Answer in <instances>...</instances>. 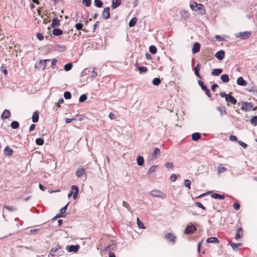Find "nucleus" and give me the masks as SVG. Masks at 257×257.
Returning <instances> with one entry per match:
<instances>
[{
    "instance_id": "f257e3e1",
    "label": "nucleus",
    "mask_w": 257,
    "mask_h": 257,
    "mask_svg": "<svg viewBox=\"0 0 257 257\" xmlns=\"http://www.w3.org/2000/svg\"><path fill=\"white\" fill-rule=\"evenodd\" d=\"M190 7L193 11L199 12L201 15L205 13V10L204 9V7L203 4H198L196 2H193L192 4H190Z\"/></svg>"
},
{
    "instance_id": "f03ea898",
    "label": "nucleus",
    "mask_w": 257,
    "mask_h": 257,
    "mask_svg": "<svg viewBox=\"0 0 257 257\" xmlns=\"http://www.w3.org/2000/svg\"><path fill=\"white\" fill-rule=\"evenodd\" d=\"M197 230L196 227L192 223L188 224L184 230V233L191 234L193 233Z\"/></svg>"
},
{
    "instance_id": "7ed1b4c3",
    "label": "nucleus",
    "mask_w": 257,
    "mask_h": 257,
    "mask_svg": "<svg viewBox=\"0 0 257 257\" xmlns=\"http://www.w3.org/2000/svg\"><path fill=\"white\" fill-rule=\"evenodd\" d=\"M251 35V33L248 31L241 32L235 34L236 38H240L241 40H246Z\"/></svg>"
},
{
    "instance_id": "20e7f679",
    "label": "nucleus",
    "mask_w": 257,
    "mask_h": 257,
    "mask_svg": "<svg viewBox=\"0 0 257 257\" xmlns=\"http://www.w3.org/2000/svg\"><path fill=\"white\" fill-rule=\"evenodd\" d=\"M253 105L251 102H248L245 101L242 102V106L240 109L244 111H249L252 109Z\"/></svg>"
},
{
    "instance_id": "39448f33",
    "label": "nucleus",
    "mask_w": 257,
    "mask_h": 257,
    "mask_svg": "<svg viewBox=\"0 0 257 257\" xmlns=\"http://www.w3.org/2000/svg\"><path fill=\"white\" fill-rule=\"evenodd\" d=\"M71 189L72 191L70 192L68 196L69 198L73 194V198L76 199L79 193V188L77 186L73 185L71 186Z\"/></svg>"
},
{
    "instance_id": "423d86ee",
    "label": "nucleus",
    "mask_w": 257,
    "mask_h": 257,
    "mask_svg": "<svg viewBox=\"0 0 257 257\" xmlns=\"http://www.w3.org/2000/svg\"><path fill=\"white\" fill-rule=\"evenodd\" d=\"M150 193L153 197H159L162 199H164L166 197V195L160 190H154L152 191Z\"/></svg>"
},
{
    "instance_id": "0eeeda50",
    "label": "nucleus",
    "mask_w": 257,
    "mask_h": 257,
    "mask_svg": "<svg viewBox=\"0 0 257 257\" xmlns=\"http://www.w3.org/2000/svg\"><path fill=\"white\" fill-rule=\"evenodd\" d=\"M50 59H45L43 60H40L38 63L36 64V67L39 69H44L46 66V63L48 62H50Z\"/></svg>"
},
{
    "instance_id": "6e6552de",
    "label": "nucleus",
    "mask_w": 257,
    "mask_h": 257,
    "mask_svg": "<svg viewBox=\"0 0 257 257\" xmlns=\"http://www.w3.org/2000/svg\"><path fill=\"white\" fill-rule=\"evenodd\" d=\"M80 248V245L78 244L71 245L66 246V249L69 252H77Z\"/></svg>"
},
{
    "instance_id": "1a4fd4ad",
    "label": "nucleus",
    "mask_w": 257,
    "mask_h": 257,
    "mask_svg": "<svg viewBox=\"0 0 257 257\" xmlns=\"http://www.w3.org/2000/svg\"><path fill=\"white\" fill-rule=\"evenodd\" d=\"M102 16L104 20H107L110 17V8L109 7H106L104 9Z\"/></svg>"
},
{
    "instance_id": "9d476101",
    "label": "nucleus",
    "mask_w": 257,
    "mask_h": 257,
    "mask_svg": "<svg viewBox=\"0 0 257 257\" xmlns=\"http://www.w3.org/2000/svg\"><path fill=\"white\" fill-rule=\"evenodd\" d=\"M225 56V52L223 50L217 52L215 54V57L219 61L223 59Z\"/></svg>"
},
{
    "instance_id": "9b49d317",
    "label": "nucleus",
    "mask_w": 257,
    "mask_h": 257,
    "mask_svg": "<svg viewBox=\"0 0 257 257\" xmlns=\"http://www.w3.org/2000/svg\"><path fill=\"white\" fill-rule=\"evenodd\" d=\"M85 174V169L84 168L82 167L81 166H80L78 167L76 172V176L80 178H81L84 174Z\"/></svg>"
},
{
    "instance_id": "f8f14e48",
    "label": "nucleus",
    "mask_w": 257,
    "mask_h": 257,
    "mask_svg": "<svg viewBox=\"0 0 257 257\" xmlns=\"http://www.w3.org/2000/svg\"><path fill=\"white\" fill-rule=\"evenodd\" d=\"M165 238L170 241L172 242L173 243H174L176 240V237L174 236L171 233H168L165 234Z\"/></svg>"
},
{
    "instance_id": "ddd939ff",
    "label": "nucleus",
    "mask_w": 257,
    "mask_h": 257,
    "mask_svg": "<svg viewBox=\"0 0 257 257\" xmlns=\"http://www.w3.org/2000/svg\"><path fill=\"white\" fill-rule=\"evenodd\" d=\"M225 101L227 102H230L231 104H235L237 103V100L233 96H231L230 94H229L226 98H225Z\"/></svg>"
},
{
    "instance_id": "4468645a",
    "label": "nucleus",
    "mask_w": 257,
    "mask_h": 257,
    "mask_svg": "<svg viewBox=\"0 0 257 257\" xmlns=\"http://www.w3.org/2000/svg\"><path fill=\"white\" fill-rule=\"evenodd\" d=\"M200 50V45L198 42H195L193 44L192 48V53L193 54H196L199 52Z\"/></svg>"
},
{
    "instance_id": "2eb2a0df",
    "label": "nucleus",
    "mask_w": 257,
    "mask_h": 257,
    "mask_svg": "<svg viewBox=\"0 0 257 257\" xmlns=\"http://www.w3.org/2000/svg\"><path fill=\"white\" fill-rule=\"evenodd\" d=\"M236 83L237 85L241 86H245L247 84L246 81L241 76L237 79Z\"/></svg>"
},
{
    "instance_id": "dca6fc26",
    "label": "nucleus",
    "mask_w": 257,
    "mask_h": 257,
    "mask_svg": "<svg viewBox=\"0 0 257 257\" xmlns=\"http://www.w3.org/2000/svg\"><path fill=\"white\" fill-rule=\"evenodd\" d=\"M60 25V21L58 18H55L52 20V23L51 24V27L52 28L59 27Z\"/></svg>"
},
{
    "instance_id": "f3484780",
    "label": "nucleus",
    "mask_w": 257,
    "mask_h": 257,
    "mask_svg": "<svg viewBox=\"0 0 257 257\" xmlns=\"http://www.w3.org/2000/svg\"><path fill=\"white\" fill-rule=\"evenodd\" d=\"M54 49L55 51H58L60 52H62L65 51L66 50V48L65 46H62L60 45H56L54 47Z\"/></svg>"
},
{
    "instance_id": "a211bd4d",
    "label": "nucleus",
    "mask_w": 257,
    "mask_h": 257,
    "mask_svg": "<svg viewBox=\"0 0 257 257\" xmlns=\"http://www.w3.org/2000/svg\"><path fill=\"white\" fill-rule=\"evenodd\" d=\"M4 154L6 156L10 157L13 155V150L11 149L9 146H7L4 149Z\"/></svg>"
},
{
    "instance_id": "6ab92c4d",
    "label": "nucleus",
    "mask_w": 257,
    "mask_h": 257,
    "mask_svg": "<svg viewBox=\"0 0 257 257\" xmlns=\"http://www.w3.org/2000/svg\"><path fill=\"white\" fill-rule=\"evenodd\" d=\"M179 15L183 19H186L189 17V13L185 10L181 11L179 13Z\"/></svg>"
},
{
    "instance_id": "aec40b11",
    "label": "nucleus",
    "mask_w": 257,
    "mask_h": 257,
    "mask_svg": "<svg viewBox=\"0 0 257 257\" xmlns=\"http://www.w3.org/2000/svg\"><path fill=\"white\" fill-rule=\"evenodd\" d=\"M216 109L219 111L221 116H222L227 113L225 107L224 106H218L216 107Z\"/></svg>"
},
{
    "instance_id": "412c9836",
    "label": "nucleus",
    "mask_w": 257,
    "mask_h": 257,
    "mask_svg": "<svg viewBox=\"0 0 257 257\" xmlns=\"http://www.w3.org/2000/svg\"><path fill=\"white\" fill-rule=\"evenodd\" d=\"M229 244L232 249L235 251H237L238 250V247L242 245V243H236L233 242H229Z\"/></svg>"
},
{
    "instance_id": "4be33fe9",
    "label": "nucleus",
    "mask_w": 257,
    "mask_h": 257,
    "mask_svg": "<svg viewBox=\"0 0 257 257\" xmlns=\"http://www.w3.org/2000/svg\"><path fill=\"white\" fill-rule=\"evenodd\" d=\"M11 116V112L8 109H5L3 113L1 115V118L2 119H7L10 117Z\"/></svg>"
},
{
    "instance_id": "5701e85b",
    "label": "nucleus",
    "mask_w": 257,
    "mask_h": 257,
    "mask_svg": "<svg viewBox=\"0 0 257 257\" xmlns=\"http://www.w3.org/2000/svg\"><path fill=\"white\" fill-rule=\"evenodd\" d=\"M223 70L221 68L213 69L211 72V75L213 76H219L222 72Z\"/></svg>"
},
{
    "instance_id": "b1692460",
    "label": "nucleus",
    "mask_w": 257,
    "mask_h": 257,
    "mask_svg": "<svg viewBox=\"0 0 257 257\" xmlns=\"http://www.w3.org/2000/svg\"><path fill=\"white\" fill-rule=\"evenodd\" d=\"M160 154V151L159 148H156L154 152L152 153V159H156L158 158L159 155Z\"/></svg>"
},
{
    "instance_id": "393cba45",
    "label": "nucleus",
    "mask_w": 257,
    "mask_h": 257,
    "mask_svg": "<svg viewBox=\"0 0 257 257\" xmlns=\"http://www.w3.org/2000/svg\"><path fill=\"white\" fill-rule=\"evenodd\" d=\"M39 119V114L37 111H35L32 115V119L33 122H37Z\"/></svg>"
},
{
    "instance_id": "a878e982",
    "label": "nucleus",
    "mask_w": 257,
    "mask_h": 257,
    "mask_svg": "<svg viewBox=\"0 0 257 257\" xmlns=\"http://www.w3.org/2000/svg\"><path fill=\"white\" fill-rule=\"evenodd\" d=\"M52 34L56 36H59L63 34L62 30L59 28H54L52 31Z\"/></svg>"
},
{
    "instance_id": "bb28decb",
    "label": "nucleus",
    "mask_w": 257,
    "mask_h": 257,
    "mask_svg": "<svg viewBox=\"0 0 257 257\" xmlns=\"http://www.w3.org/2000/svg\"><path fill=\"white\" fill-rule=\"evenodd\" d=\"M121 5V0H112V8L115 9Z\"/></svg>"
},
{
    "instance_id": "cd10ccee",
    "label": "nucleus",
    "mask_w": 257,
    "mask_h": 257,
    "mask_svg": "<svg viewBox=\"0 0 257 257\" xmlns=\"http://www.w3.org/2000/svg\"><path fill=\"white\" fill-rule=\"evenodd\" d=\"M211 197L215 199L222 200L224 199V196L218 193H213L211 194Z\"/></svg>"
},
{
    "instance_id": "c85d7f7f",
    "label": "nucleus",
    "mask_w": 257,
    "mask_h": 257,
    "mask_svg": "<svg viewBox=\"0 0 257 257\" xmlns=\"http://www.w3.org/2000/svg\"><path fill=\"white\" fill-rule=\"evenodd\" d=\"M201 138V135L199 133H194L192 135L193 141H197Z\"/></svg>"
},
{
    "instance_id": "c756f323",
    "label": "nucleus",
    "mask_w": 257,
    "mask_h": 257,
    "mask_svg": "<svg viewBox=\"0 0 257 257\" xmlns=\"http://www.w3.org/2000/svg\"><path fill=\"white\" fill-rule=\"evenodd\" d=\"M137 164L140 166H143L144 163V159L142 156H139L137 158Z\"/></svg>"
},
{
    "instance_id": "7c9ffc66",
    "label": "nucleus",
    "mask_w": 257,
    "mask_h": 257,
    "mask_svg": "<svg viewBox=\"0 0 257 257\" xmlns=\"http://www.w3.org/2000/svg\"><path fill=\"white\" fill-rule=\"evenodd\" d=\"M207 243H218L219 240L215 237H210L206 240Z\"/></svg>"
},
{
    "instance_id": "2f4dec72",
    "label": "nucleus",
    "mask_w": 257,
    "mask_h": 257,
    "mask_svg": "<svg viewBox=\"0 0 257 257\" xmlns=\"http://www.w3.org/2000/svg\"><path fill=\"white\" fill-rule=\"evenodd\" d=\"M220 79L224 83H227L229 81V76L227 74H222L220 77Z\"/></svg>"
},
{
    "instance_id": "473e14b6",
    "label": "nucleus",
    "mask_w": 257,
    "mask_h": 257,
    "mask_svg": "<svg viewBox=\"0 0 257 257\" xmlns=\"http://www.w3.org/2000/svg\"><path fill=\"white\" fill-rule=\"evenodd\" d=\"M137 21V19L136 17H134V18H132L128 23L129 27L131 28L134 27L136 25Z\"/></svg>"
},
{
    "instance_id": "72a5a7b5",
    "label": "nucleus",
    "mask_w": 257,
    "mask_h": 257,
    "mask_svg": "<svg viewBox=\"0 0 257 257\" xmlns=\"http://www.w3.org/2000/svg\"><path fill=\"white\" fill-rule=\"evenodd\" d=\"M20 124L17 121H13L11 123V126L13 129H17L19 127Z\"/></svg>"
},
{
    "instance_id": "f704fd0d",
    "label": "nucleus",
    "mask_w": 257,
    "mask_h": 257,
    "mask_svg": "<svg viewBox=\"0 0 257 257\" xmlns=\"http://www.w3.org/2000/svg\"><path fill=\"white\" fill-rule=\"evenodd\" d=\"M4 207L9 211H15L17 210V208L14 206L5 205Z\"/></svg>"
},
{
    "instance_id": "c9c22d12",
    "label": "nucleus",
    "mask_w": 257,
    "mask_h": 257,
    "mask_svg": "<svg viewBox=\"0 0 257 257\" xmlns=\"http://www.w3.org/2000/svg\"><path fill=\"white\" fill-rule=\"evenodd\" d=\"M83 25L82 24H81L80 23H78L75 25V27L77 31L82 30L84 32H86V31L85 29H83Z\"/></svg>"
},
{
    "instance_id": "e433bc0d",
    "label": "nucleus",
    "mask_w": 257,
    "mask_h": 257,
    "mask_svg": "<svg viewBox=\"0 0 257 257\" xmlns=\"http://www.w3.org/2000/svg\"><path fill=\"white\" fill-rule=\"evenodd\" d=\"M94 5L97 8H102L103 6V3L101 0H94Z\"/></svg>"
},
{
    "instance_id": "4c0bfd02",
    "label": "nucleus",
    "mask_w": 257,
    "mask_h": 257,
    "mask_svg": "<svg viewBox=\"0 0 257 257\" xmlns=\"http://www.w3.org/2000/svg\"><path fill=\"white\" fill-rule=\"evenodd\" d=\"M91 72L90 69L89 68L84 69L81 73V76L83 77L89 74Z\"/></svg>"
},
{
    "instance_id": "58836bf2",
    "label": "nucleus",
    "mask_w": 257,
    "mask_h": 257,
    "mask_svg": "<svg viewBox=\"0 0 257 257\" xmlns=\"http://www.w3.org/2000/svg\"><path fill=\"white\" fill-rule=\"evenodd\" d=\"M161 80L160 78L157 77L153 80L152 83L155 86H158L161 83Z\"/></svg>"
},
{
    "instance_id": "ea45409f",
    "label": "nucleus",
    "mask_w": 257,
    "mask_h": 257,
    "mask_svg": "<svg viewBox=\"0 0 257 257\" xmlns=\"http://www.w3.org/2000/svg\"><path fill=\"white\" fill-rule=\"evenodd\" d=\"M149 51L151 53L155 54L157 52V49L156 46L152 45L149 47Z\"/></svg>"
},
{
    "instance_id": "a19ab883",
    "label": "nucleus",
    "mask_w": 257,
    "mask_h": 257,
    "mask_svg": "<svg viewBox=\"0 0 257 257\" xmlns=\"http://www.w3.org/2000/svg\"><path fill=\"white\" fill-rule=\"evenodd\" d=\"M138 69L140 71V73H146L148 71V68L145 66H139Z\"/></svg>"
},
{
    "instance_id": "79ce46f5",
    "label": "nucleus",
    "mask_w": 257,
    "mask_h": 257,
    "mask_svg": "<svg viewBox=\"0 0 257 257\" xmlns=\"http://www.w3.org/2000/svg\"><path fill=\"white\" fill-rule=\"evenodd\" d=\"M73 67V65L72 63H68L64 65V70L66 71H68L70 70Z\"/></svg>"
},
{
    "instance_id": "37998d69",
    "label": "nucleus",
    "mask_w": 257,
    "mask_h": 257,
    "mask_svg": "<svg viewBox=\"0 0 257 257\" xmlns=\"http://www.w3.org/2000/svg\"><path fill=\"white\" fill-rule=\"evenodd\" d=\"M157 167H158V166H157V165L156 166L154 165V166L151 167L148 171V174L150 175L152 173H154L156 171V169Z\"/></svg>"
},
{
    "instance_id": "c03bdc74",
    "label": "nucleus",
    "mask_w": 257,
    "mask_h": 257,
    "mask_svg": "<svg viewBox=\"0 0 257 257\" xmlns=\"http://www.w3.org/2000/svg\"><path fill=\"white\" fill-rule=\"evenodd\" d=\"M36 144L38 146H42L44 144V140L42 138H37L35 140Z\"/></svg>"
},
{
    "instance_id": "a18cd8bd",
    "label": "nucleus",
    "mask_w": 257,
    "mask_h": 257,
    "mask_svg": "<svg viewBox=\"0 0 257 257\" xmlns=\"http://www.w3.org/2000/svg\"><path fill=\"white\" fill-rule=\"evenodd\" d=\"M87 95L85 94H83L80 96L79 98V101L80 102H83L85 101L87 99Z\"/></svg>"
},
{
    "instance_id": "49530a36",
    "label": "nucleus",
    "mask_w": 257,
    "mask_h": 257,
    "mask_svg": "<svg viewBox=\"0 0 257 257\" xmlns=\"http://www.w3.org/2000/svg\"><path fill=\"white\" fill-rule=\"evenodd\" d=\"M251 124L255 126L257 125V115L252 117L250 119Z\"/></svg>"
},
{
    "instance_id": "de8ad7c7",
    "label": "nucleus",
    "mask_w": 257,
    "mask_h": 257,
    "mask_svg": "<svg viewBox=\"0 0 257 257\" xmlns=\"http://www.w3.org/2000/svg\"><path fill=\"white\" fill-rule=\"evenodd\" d=\"M184 186L188 188V189H190L191 188V181L188 180V179H185L184 180Z\"/></svg>"
},
{
    "instance_id": "09e8293b",
    "label": "nucleus",
    "mask_w": 257,
    "mask_h": 257,
    "mask_svg": "<svg viewBox=\"0 0 257 257\" xmlns=\"http://www.w3.org/2000/svg\"><path fill=\"white\" fill-rule=\"evenodd\" d=\"M64 97L66 99H69L71 97V93L69 91H65L64 93Z\"/></svg>"
},
{
    "instance_id": "8fccbe9b",
    "label": "nucleus",
    "mask_w": 257,
    "mask_h": 257,
    "mask_svg": "<svg viewBox=\"0 0 257 257\" xmlns=\"http://www.w3.org/2000/svg\"><path fill=\"white\" fill-rule=\"evenodd\" d=\"M82 4L86 7L90 6L91 4V0H83Z\"/></svg>"
},
{
    "instance_id": "3c124183",
    "label": "nucleus",
    "mask_w": 257,
    "mask_h": 257,
    "mask_svg": "<svg viewBox=\"0 0 257 257\" xmlns=\"http://www.w3.org/2000/svg\"><path fill=\"white\" fill-rule=\"evenodd\" d=\"M137 224L140 228H145L143 223L140 220V219L138 217L137 218Z\"/></svg>"
},
{
    "instance_id": "603ef678",
    "label": "nucleus",
    "mask_w": 257,
    "mask_h": 257,
    "mask_svg": "<svg viewBox=\"0 0 257 257\" xmlns=\"http://www.w3.org/2000/svg\"><path fill=\"white\" fill-rule=\"evenodd\" d=\"M242 236H243L242 232H236L235 235V239L238 240L239 239L241 238L242 237Z\"/></svg>"
},
{
    "instance_id": "864d4df0",
    "label": "nucleus",
    "mask_w": 257,
    "mask_h": 257,
    "mask_svg": "<svg viewBox=\"0 0 257 257\" xmlns=\"http://www.w3.org/2000/svg\"><path fill=\"white\" fill-rule=\"evenodd\" d=\"M0 70L2 72H3L5 75L8 74V70L7 68L4 66H2L0 68Z\"/></svg>"
},
{
    "instance_id": "5fc2aeb1",
    "label": "nucleus",
    "mask_w": 257,
    "mask_h": 257,
    "mask_svg": "<svg viewBox=\"0 0 257 257\" xmlns=\"http://www.w3.org/2000/svg\"><path fill=\"white\" fill-rule=\"evenodd\" d=\"M198 83L203 90L207 88L206 86L204 84L203 82L202 81L200 80H198Z\"/></svg>"
},
{
    "instance_id": "6e6d98bb",
    "label": "nucleus",
    "mask_w": 257,
    "mask_h": 257,
    "mask_svg": "<svg viewBox=\"0 0 257 257\" xmlns=\"http://www.w3.org/2000/svg\"><path fill=\"white\" fill-rule=\"evenodd\" d=\"M68 205H69V203H68L65 206H64L63 207H62L60 209V214H61V215H63L66 212Z\"/></svg>"
},
{
    "instance_id": "4d7b16f0",
    "label": "nucleus",
    "mask_w": 257,
    "mask_h": 257,
    "mask_svg": "<svg viewBox=\"0 0 257 257\" xmlns=\"http://www.w3.org/2000/svg\"><path fill=\"white\" fill-rule=\"evenodd\" d=\"M195 205L196 206H197L199 208H201V209H202L203 210H205L206 209V208L200 202H196L195 203Z\"/></svg>"
},
{
    "instance_id": "13d9d810",
    "label": "nucleus",
    "mask_w": 257,
    "mask_h": 257,
    "mask_svg": "<svg viewBox=\"0 0 257 257\" xmlns=\"http://www.w3.org/2000/svg\"><path fill=\"white\" fill-rule=\"evenodd\" d=\"M36 37L40 41H42L44 39V36L43 34L41 33H37Z\"/></svg>"
},
{
    "instance_id": "bf43d9fd",
    "label": "nucleus",
    "mask_w": 257,
    "mask_h": 257,
    "mask_svg": "<svg viewBox=\"0 0 257 257\" xmlns=\"http://www.w3.org/2000/svg\"><path fill=\"white\" fill-rule=\"evenodd\" d=\"M61 249V246L59 245H57L56 247H53L51 249L50 251L53 252H56L58 251L59 249Z\"/></svg>"
},
{
    "instance_id": "052dcab7",
    "label": "nucleus",
    "mask_w": 257,
    "mask_h": 257,
    "mask_svg": "<svg viewBox=\"0 0 257 257\" xmlns=\"http://www.w3.org/2000/svg\"><path fill=\"white\" fill-rule=\"evenodd\" d=\"M90 73H91L90 75L91 78H94L97 75V72L95 71V69H94Z\"/></svg>"
},
{
    "instance_id": "680f3d73",
    "label": "nucleus",
    "mask_w": 257,
    "mask_h": 257,
    "mask_svg": "<svg viewBox=\"0 0 257 257\" xmlns=\"http://www.w3.org/2000/svg\"><path fill=\"white\" fill-rule=\"evenodd\" d=\"M226 170H227V169L225 168V167L219 166L218 168V172L219 173H221L224 172Z\"/></svg>"
},
{
    "instance_id": "e2e57ef3",
    "label": "nucleus",
    "mask_w": 257,
    "mask_h": 257,
    "mask_svg": "<svg viewBox=\"0 0 257 257\" xmlns=\"http://www.w3.org/2000/svg\"><path fill=\"white\" fill-rule=\"evenodd\" d=\"M165 166L167 168L172 169L173 167V164L172 163L167 162L165 164Z\"/></svg>"
},
{
    "instance_id": "0e129e2a",
    "label": "nucleus",
    "mask_w": 257,
    "mask_h": 257,
    "mask_svg": "<svg viewBox=\"0 0 257 257\" xmlns=\"http://www.w3.org/2000/svg\"><path fill=\"white\" fill-rule=\"evenodd\" d=\"M237 142L239 144V145L240 146H241L242 147H243V148H246L247 146L246 144H245V143H244L241 141H237Z\"/></svg>"
},
{
    "instance_id": "69168bd1",
    "label": "nucleus",
    "mask_w": 257,
    "mask_h": 257,
    "mask_svg": "<svg viewBox=\"0 0 257 257\" xmlns=\"http://www.w3.org/2000/svg\"><path fill=\"white\" fill-rule=\"evenodd\" d=\"M203 91H205L206 94L207 95V96L208 97H211V95L210 94V90L209 89H208L207 87L206 88H205V89H204Z\"/></svg>"
},
{
    "instance_id": "338daca9",
    "label": "nucleus",
    "mask_w": 257,
    "mask_h": 257,
    "mask_svg": "<svg viewBox=\"0 0 257 257\" xmlns=\"http://www.w3.org/2000/svg\"><path fill=\"white\" fill-rule=\"evenodd\" d=\"M215 39L217 40H218L219 41H224L225 40L223 37L219 35H216L215 36Z\"/></svg>"
},
{
    "instance_id": "774afa93",
    "label": "nucleus",
    "mask_w": 257,
    "mask_h": 257,
    "mask_svg": "<svg viewBox=\"0 0 257 257\" xmlns=\"http://www.w3.org/2000/svg\"><path fill=\"white\" fill-rule=\"evenodd\" d=\"M233 206L235 210H238L240 208V204L238 203H234Z\"/></svg>"
}]
</instances>
